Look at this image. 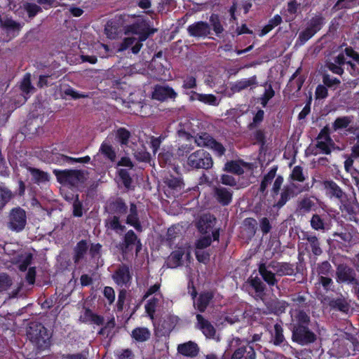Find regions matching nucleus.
I'll use <instances>...</instances> for the list:
<instances>
[{
  "mask_svg": "<svg viewBox=\"0 0 359 359\" xmlns=\"http://www.w3.org/2000/svg\"><path fill=\"white\" fill-rule=\"evenodd\" d=\"M11 285V280L6 274L0 275V292L7 290Z\"/></svg>",
  "mask_w": 359,
  "mask_h": 359,
  "instance_id": "63",
  "label": "nucleus"
},
{
  "mask_svg": "<svg viewBox=\"0 0 359 359\" xmlns=\"http://www.w3.org/2000/svg\"><path fill=\"white\" fill-rule=\"evenodd\" d=\"M57 181L60 184L76 186L84 179L83 173L76 170H54Z\"/></svg>",
  "mask_w": 359,
  "mask_h": 359,
  "instance_id": "6",
  "label": "nucleus"
},
{
  "mask_svg": "<svg viewBox=\"0 0 359 359\" xmlns=\"http://www.w3.org/2000/svg\"><path fill=\"white\" fill-rule=\"evenodd\" d=\"M311 226L312 229L316 231H326L330 229V225L319 215L315 214L311 219Z\"/></svg>",
  "mask_w": 359,
  "mask_h": 359,
  "instance_id": "28",
  "label": "nucleus"
},
{
  "mask_svg": "<svg viewBox=\"0 0 359 359\" xmlns=\"http://www.w3.org/2000/svg\"><path fill=\"white\" fill-rule=\"evenodd\" d=\"M20 88L25 93H29L32 91V90H33V87L31 85L29 74H27L24 76L21 83Z\"/></svg>",
  "mask_w": 359,
  "mask_h": 359,
  "instance_id": "56",
  "label": "nucleus"
},
{
  "mask_svg": "<svg viewBox=\"0 0 359 359\" xmlns=\"http://www.w3.org/2000/svg\"><path fill=\"white\" fill-rule=\"evenodd\" d=\"M196 87V80L195 77L192 76H188L184 79L182 88L185 90V92L188 91L190 89L195 88Z\"/></svg>",
  "mask_w": 359,
  "mask_h": 359,
  "instance_id": "57",
  "label": "nucleus"
},
{
  "mask_svg": "<svg viewBox=\"0 0 359 359\" xmlns=\"http://www.w3.org/2000/svg\"><path fill=\"white\" fill-rule=\"evenodd\" d=\"M100 152L111 161H114L116 152L113 147L107 141L102 142L100 148Z\"/></svg>",
  "mask_w": 359,
  "mask_h": 359,
  "instance_id": "32",
  "label": "nucleus"
},
{
  "mask_svg": "<svg viewBox=\"0 0 359 359\" xmlns=\"http://www.w3.org/2000/svg\"><path fill=\"white\" fill-rule=\"evenodd\" d=\"M131 336L137 341H145L150 337V332L145 327H137L133 330Z\"/></svg>",
  "mask_w": 359,
  "mask_h": 359,
  "instance_id": "33",
  "label": "nucleus"
},
{
  "mask_svg": "<svg viewBox=\"0 0 359 359\" xmlns=\"http://www.w3.org/2000/svg\"><path fill=\"white\" fill-rule=\"evenodd\" d=\"M299 4L295 1H292L287 4V8L285 10V20L292 21L296 16Z\"/></svg>",
  "mask_w": 359,
  "mask_h": 359,
  "instance_id": "35",
  "label": "nucleus"
},
{
  "mask_svg": "<svg viewBox=\"0 0 359 359\" xmlns=\"http://www.w3.org/2000/svg\"><path fill=\"white\" fill-rule=\"evenodd\" d=\"M88 249V244L86 241H81L76 245L75 248L76 262H78L80 258L86 253Z\"/></svg>",
  "mask_w": 359,
  "mask_h": 359,
  "instance_id": "52",
  "label": "nucleus"
},
{
  "mask_svg": "<svg viewBox=\"0 0 359 359\" xmlns=\"http://www.w3.org/2000/svg\"><path fill=\"white\" fill-rule=\"evenodd\" d=\"M194 149L191 144L185 143L179 146L176 154L179 157L187 156Z\"/></svg>",
  "mask_w": 359,
  "mask_h": 359,
  "instance_id": "58",
  "label": "nucleus"
},
{
  "mask_svg": "<svg viewBox=\"0 0 359 359\" xmlns=\"http://www.w3.org/2000/svg\"><path fill=\"white\" fill-rule=\"evenodd\" d=\"M165 139L163 136H159L158 137H151L150 138V144L153 150L154 154H156L159 149L161 142Z\"/></svg>",
  "mask_w": 359,
  "mask_h": 359,
  "instance_id": "61",
  "label": "nucleus"
},
{
  "mask_svg": "<svg viewBox=\"0 0 359 359\" xmlns=\"http://www.w3.org/2000/svg\"><path fill=\"white\" fill-rule=\"evenodd\" d=\"M257 84L256 76L250 78H245L236 81L231 84V90L233 93H238L243 90L250 88V89L255 88Z\"/></svg>",
  "mask_w": 359,
  "mask_h": 359,
  "instance_id": "21",
  "label": "nucleus"
},
{
  "mask_svg": "<svg viewBox=\"0 0 359 359\" xmlns=\"http://www.w3.org/2000/svg\"><path fill=\"white\" fill-rule=\"evenodd\" d=\"M26 224V214L21 208L13 209L10 214L9 227L11 229L20 231Z\"/></svg>",
  "mask_w": 359,
  "mask_h": 359,
  "instance_id": "10",
  "label": "nucleus"
},
{
  "mask_svg": "<svg viewBox=\"0 0 359 359\" xmlns=\"http://www.w3.org/2000/svg\"><path fill=\"white\" fill-rule=\"evenodd\" d=\"M316 148L320 153L329 154L334 148V143L330 137L327 131L322 130L317 138Z\"/></svg>",
  "mask_w": 359,
  "mask_h": 359,
  "instance_id": "14",
  "label": "nucleus"
},
{
  "mask_svg": "<svg viewBox=\"0 0 359 359\" xmlns=\"http://www.w3.org/2000/svg\"><path fill=\"white\" fill-rule=\"evenodd\" d=\"M136 243L138 244L137 251H139L140 248V241L137 240V236L133 232V231H132V230L128 231L126 233L125 238H124V244L126 245V248H128L130 246L135 245Z\"/></svg>",
  "mask_w": 359,
  "mask_h": 359,
  "instance_id": "38",
  "label": "nucleus"
},
{
  "mask_svg": "<svg viewBox=\"0 0 359 359\" xmlns=\"http://www.w3.org/2000/svg\"><path fill=\"white\" fill-rule=\"evenodd\" d=\"M156 30L149 27L146 20L138 19L135 22L124 27L126 35H133L124 39L118 48L119 51H123L131 47L132 52L137 54L142 47V41H144L149 35Z\"/></svg>",
  "mask_w": 359,
  "mask_h": 359,
  "instance_id": "1",
  "label": "nucleus"
},
{
  "mask_svg": "<svg viewBox=\"0 0 359 359\" xmlns=\"http://www.w3.org/2000/svg\"><path fill=\"white\" fill-rule=\"evenodd\" d=\"M126 223L133 226L137 231H142V226L139 220L137 206L134 203H131L130 205V210L126 218Z\"/></svg>",
  "mask_w": 359,
  "mask_h": 359,
  "instance_id": "24",
  "label": "nucleus"
},
{
  "mask_svg": "<svg viewBox=\"0 0 359 359\" xmlns=\"http://www.w3.org/2000/svg\"><path fill=\"white\" fill-rule=\"evenodd\" d=\"M229 346L230 348H236L231 359H255L254 348L248 344H242L240 339H232Z\"/></svg>",
  "mask_w": 359,
  "mask_h": 359,
  "instance_id": "5",
  "label": "nucleus"
},
{
  "mask_svg": "<svg viewBox=\"0 0 359 359\" xmlns=\"http://www.w3.org/2000/svg\"><path fill=\"white\" fill-rule=\"evenodd\" d=\"M213 196L216 201L222 205H228L232 201L233 192L222 186L215 187Z\"/></svg>",
  "mask_w": 359,
  "mask_h": 359,
  "instance_id": "16",
  "label": "nucleus"
},
{
  "mask_svg": "<svg viewBox=\"0 0 359 359\" xmlns=\"http://www.w3.org/2000/svg\"><path fill=\"white\" fill-rule=\"evenodd\" d=\"M106 226L116 231L117 233H122L126 230L125 225L122 224L118 216L113 215L106 220Z\"/></svg>",
  "mask_w": 359,
  "mask_h": 359,
  "instance_id": "27",
  "label": "nucleus"
},
{
  "mask_svg": "<svg viewBox=\"0 0 359 359\" xmlns=\"http://www.w3.org/2000/svg\"><path fill=\"white\" fill-rule=\"evenodd\" d=\"M116 136L121 144H126L130 137V133L125 128H119L116 131Z\"/></svg>",
  "mask_w": 359,
  "mask_h": 359,
  "instance_id": "53",
  "label": "nucleus"
},
{
  "mask_svg": "<svg viewBox=\"0 0 359 359\" xmlns=\"http://www.w3.org/2000/svg\"><path fill=\"white\" fill-rule=\"evenodd\" d=\"M24 9L27 12L30 18L34 17L38 13L41 11V8L39 6L32 3L25 4Z\"/></svg>",
  "mask_w": 359,
  "mask_h": 359,
  "instance_id": "51",
  "label": "nucleus"
},
{
  "mask_svg": "<svg viewBox=\"0 0 359 359\" xmlns=\"http://www.w3.org/2000/svg\"><path fill=\"white\" fill-rule=\"evenodd\" d=\"M177 93L168 86H156L152 93V97L155 100L164 101L168 98H175Z\"/></svg>",
  "mask_w": 359,
  "mask_h": 359,
  "instance_id": "19",
  "label": "nucleus"
},
{
  "mask_svg": "<svg viewBox=\"0 0 359 359\" xmlns=\"http://www.w3.org/2000/svg\"><path fill=\"white\" fill-rule=\"evenodd\" d=\"M194 142L201 147H207L212 149L215 154L222 156L225 152V148L223 145L217 142L210 134L203 133L197 135L194 137Z\"/></svg>",
  "mask_w": 359,
  "mask_h": 359,
  "instance_id": "7",
  "label": "nucleus"
},
{
  "mask_svg": "<svg viewBox=\"0 0 359 359\" xmlns=\"http://www.w3.org/2000/svg\"><path fill=\"white\" fill-rule=\"evenodd\" d=\"M314 30L311 29L309 27L307 26L306 29L302 32L299 35V39L301 41V43H304L309 39H311L315 34Z\"/></svg>",
  "mask_w": 359,
  "mask_h": 359,
  "instance_id": "59",
  "label": "nucleus"
},
{
  "mask_svg": "<svg viewBox=\"0 0 359 359\" xmlns=\"http://www.w3.org/2000/svg\"><path fill=\"white\" fill-rule=\"evenodd\" d=\"M187 32L191 36L205 38L211 33L210 25L206 22L199 21L187 27Z\"/></svg>",
  "mask_w": 359,
  "mask_h": 359,
  "instance_id": "12",
  "label": "nucleus"
},
{
  "mask_svg": "<svg viewBox=\"0 0 359 359\" xmlns=\"http://www.w3.org/2000/svg\"><path fill=\"white\" fill-rule=\"evenodd\" d=\"M180 353L185 356L194 357L198 354V348L196 344L189 341L180 344L177 347Z\"/></svg>",
  "mask_w": 359,
  "mask_h": 359,
  "instance_id": "25",
  "label": "nucleus"
},
{
  "mask_svg": "<svg viewBox=\"0 0 359 359\" xmlns=\"http://www.w3.org/2000/svg\"><path fill=\"white\" fill-rule=\"evenodd\" d=\"M271 336L273 339V344L276 345H280L285 340L283 328L280 325L276 323L274 325L273 331L271 332Z\"/></svg>",
  "mask_w": 359,
  "mask_h": 359,
  "instance_id": "36",
  "label": "nucleus"
},
{
  "mask_svg": "<svg viewBox=\"0 0 359 359\" xmlns=\"http://www.w3.org/2000/svg\"><path fill=\"white\" fill-rule=\"evenodd\" d=\"M201 98V102L212 105V106H217L219 103V100L212 94H202L201 93V95L199 96Z\"/></svg>",
  "mask_w": 359,
  "mask_h": 359,
  "instance_id": "43",
  "label": "nucleus"
},
{
  "mask_svg": "<svg viewBox=\"0 0 359 359\" xmlns=\"http://www.w3.org/2000/svg\"><path fill=\"white\" fill-rule=\"evenodd\" d=\"M32 255L31 253H25L22 255L20 259L19 268L20 271H25L27 266L31 264Z\"/></svg>",
  "mask_w": 359,
  "mask_h": 359,
  "instance_id": "54",
  "label": "nucleus"
},
{
  "mask_svg": "<svg viewBox=\"0 0 359 359\" xmlns=\"http://www.w3.org/2000/svg\"><path fill=\"white\" fill-rule=\"evenodd\" d=\"M290 315L292 328L294 327L309 325L310 323V317L301 309L292 308L290 311Z\"/></svg>",
  "mask_w": 359,
  "mask_h": 359,
  "instance_id": "18",
  "label": "nucleus"
},
{
  "mask_svg": "<svg viewBox=\"0 0 359 359\" xmlns=\"http://www.w3.org/2000/svg\"><path fill=\"white\" fill-rule=\"evenodd\" d=\"M351 122V118L348 116L338 118L335 120L333 124L334 129L339 130L346 128Z\"/></svg>",
  "mask_w": 359,
  "mask_h": 359,
  "instance_id": "45",
  "label": "nucleus"
},
{
  "mask_svg": "<svg viewBox=\"0 0 359 359\" xmlns=\"http://www.w3.org/2000/svg\"><path fill=\"white\" fill-rule=\"evenodd\" d=\"M196 320L197 327L202 331L203 334L207 338H214L216 334L214 326L201 314L196 315Z\"/></svg>",
  "mask_w": 359,
  "mask_h": 359,
  "instance_id": "20",
  "label": "nucleus"
},
{
  "mask_svg": "<svg viewBox=\"0 0 359 359\" xmlns=\"http://www.w3.org/2000/svg\"><path fill=\"white\" fill-rule=\"evenodd\" d=\"M323 24V18L321 16H315L313 18L308 24V27L314 30L315 33L321 29Z\"/></svg>",
  "mask_w": 359,
  "mask_h": 359,
  "instance_id": "50",
  "label": "nucleus"
},
{
  "mask_svg": "<svg viewBox=\"0 0 359 359\" xmlns=\"http://www.w3.org/2000/svg\"><path fill=\"white\" fill-rule=\"evenodd\" d=\"M337 281L346 283H356L354 271L348 266L339 265L337 270Z\"/></svg>",
  "mask_w": 359,
  "mask_h": 359,
  "instance_id": "17",
  "label": "nucleus"
},
{
  "mask_svg": "<svg viewBox=\"0 0 359 359\" xmlns=\"http://www.w3.org/2000/svg\"><path fill=\"white\" fill-rule=\"evenodd\" d=\"M187 165L191 169H210L213 165L211 155L203 149H198L187 156Z\"/></svg>",
  "mask_w": 359,
  "mask_h": 359,
  "instance_id": "4",
  "label": "nucleus"
},
{
  "mask_svg": "<svg viewBox=\"0 0 359 359\" xmlns=\"http://www.w3.org/2000/svg\"><path fill=\"white\" fill-rule=\"evenodd\" d=\"M276 171L277 168H271L270 170L264 176L259 187V191L262 193H264L268 186L272 182L273 180L276 177Z\"/></svg>",
  "mask_w": 359,
  "mask_h": 359,
  "instance_id": "31",
  "label": "nucleus"
},
{
  "mask_svg": "<svg viewBox=\"0 0 359 359\" xmlns=\"http://www.w3.org/2000/svg\"><path fill=\"white\" fill-rule=\"evenodd\" d=\"M245 164L238 161H230L225 164L224 170L227 172H233L236 175H241L243 173V167Z\"/></svg>",
  "mask_w": 359,
  "mask_h": 359,
  "instance_id": "34",
  "label": "nucleus"
},
{
  "mask_svg": "<svg viewBox=\"0 0 359 359\" xmlns=\"http://www.w3.org/2000/svg\"><path fill=\"white\" fill-rule=\"evenodd\" d=\"M295 188L296 185L294 183L284 186L280 192V198L276 203V206L278 208L283 207L291 198L295 195Z\"/></svg>",
  "mask_w": 359,
  "mask_h": 359,
  "instance_id": "23",
  "label": "nucleus"
},
{
  "mask_svg": "<svg viewBox=\"0 0 359 359\" xmlns=\"http://www.w3.org/2000/svg\"><path fill=\"white\" fill-rule=\"evenodd\" d=\"M172 160V154L169 151H162L158 155V161L161 166L170 164Z\"/></svg>",
  "mask_w": 359,
  "mask_h": 359,
  "instance_id": "44",
  "label": "nucleus"
},
{
  "mask_svg": "<svg viewBox=\"0 0 359 359\" xmlns=\"http://www.w3.org/2000/svg\"><path fill=\"white\" fill-rule=\"evenodd\" d=\"M210 21V27H212L215 33L218 36L224 32L223 26L221 24L219 16L216 14H212L209 19Z\"/></svg>",
  "mask_w": 359,
  "mask_h": 359,
  "instance_id": "37",
  "label": "nucleus"
},
{
  "mask_svg": "<svg viewBox=\"0 0 359 359\" xmlns=\"http://www.w3.org/2000/svg\"><path fill=\"white\" fill-rule=\"evenodd\" d=\"M315 207L314 202L308 198L302 199L299 204V210L303 213L310 212Z\"/></svg>",
  "mask_w": 359,
  "mask_h": 359,
  "instance_id": "41",
  "label": "nucleus"
},
{
  "mask_svg": "<svg viewBox=\"0 0 359 359\" xmlns=\"http://www.w3.org/2000/svg\"><path fill=\"white\" fill-rule=\"evenodd\" d=\"M251 286L255 289V292L260 295L264 290V285L258 277L252 278L250 280Z\"/></svg>",
  "mask_w": 359,
  "mask_h": 359,
  "instance_id": "47",
  "label": "nucleus"
},
{
  "mask_svg": "<svg viewBox=\"0 0 359 359\" xmlns=\"http://www.w3.org/2000/svg\"><path fill=\"white\" fill-rule=\"evenodd\" d=\"M80 320L83 323H91L98 325L103 323V318L94 314L90 309H85L80 316Z\"/></svg>",
  "mask_w": 359,
  "mask_h": 359,
  "instance_id": "29",
  "label": "nucleus"
},
{
  "mask_svg": "<svg viewBox=\"0 0 359 359\" xmlns=\"http://www.w3.org/2000/svg\"><path fill=\"white\" fill-rule=\"evenodd\" d=\"M212 299V294L210 292L201 293L199 297L194 301V305L200 312H203Z\"/></svg>",
  "mask_w": 359,
  "mask_h": 359,
  "instance_id": "26",
  "label": "nucleus"
},
{
  "mask_svg": "<svg viewBox=\"0 0 359 359\" xmlns=\"http://www.w3.org/2000/svg\"><path fill=\"white\" fill-rule=\"evenodd\" d=\"M34 181L37 184H42L49 181L50 176L47 172L36 168H29Z\"/></svg>",
  "mask_w": 359,
  "mask_h": 359,
  "instance_id": "30",
  "label": "nucleus"
},
{
  "mask_svg": "<svg viewBox=\"0 0 359 359\" xmlns=\"http://www.w3.org/2000/svg\"><path fill=\"white\" fill-rule=\"evenodd\" d=\"M268 267L273 269L275 273L280 276H291L294 273L292 265L288 263L272 262L268 266L264 264H262L259 266V272L263 279L270 285H274L277 283V280L275 278L274 273L268 270Z\"/></svg>",
  "mask_w": 359,
  "mask_h": 359,
  "instance_id": "2",
  "label": "nucleus"
},
{
  "mask_svg": "<svg viewBox=\"0 0 359 359\" xmlns=\"http://www.w3.org/2000/svg\"><path fill=\"white\" fill-rule=\"evenodd\" d=\"M292 340L300 345L313 343L316 339V334L311 331L308 325L294 327L292 328Z\"/></svg>",
  "mask_w": 359,
  "mask_h": 359,
  "instance_id": "9",
  "label": "nucleus"
},
{
  "mask_svg": "<svg viewBox=\"0 0 359 359\" xmlns=\"http://www.w3.org/2000/svg\"><path fill=\"white\" fill-rule=\"evenodd\" d=\"M61 159L63 162L69 163L71 164L79 163H87L90 161V158L88 156L82 158H72L67 156L62 155Z\"/></svg>",
  "mask_w": 359,
  "mask_h": 359,
  "instance_id": "49",
  "label": "nucleus"
},
{
  "mask_svg": "<svg viewBox=\"0 0 359 359\" xmlns=\"http://www.w3.org/2000/svg\"><path fill=\"white\" fill-rule=\"evenodd\" d=\"M65 95L72 97L74 99H79L88 97V95L84 93H80L76 90H74L72 88H67L64 91Z\"/></svg>",
  "mask_w": 359,
  "mask_h": 359,
  "instance_id": "62",
  "label": "nucleus"
},
{
  "mask_svg": "<svg viewBox=\"0 0 359 359\" xmlns=\"http://www.w3.org/2000/svg\"><path fill=\"white\" fill-rule=\"evenodd\" d=\"M274 90L271 85L266 88L264 95L260 98L261 104L264 107L266 106L267 102L274 96Z\"/></svg>",
  "mask_w": 359,
  "mask_h": 359,
  "instance_id": "55",
  "label": "nucleus"
},
{
  "mask_svg": "<svg viewBox=\"0 0 359 359\" xmlns=\"http://www.w3.org/2000/svg\"><path fill=\"white\" fill-rule=\"evenodd\" d=\"M290 177L292 180L298 181L300 182H304L305 180L304 175L303 174V169L299 165L294 167Z\"/></svg>",
  "mask_w": 359,
  "mask_h": 359,
  "instance_id": "48",
  "label": "nucleus"
},
{
  "mask_svg": "<svg viewBox=\"0 0 359 359\" xmlns=\"http://www.w3.org/2000/svg\"><path fill=\"white\" fill-rule=\"evenodd\" d=\"M112 209L118 215H123L127 212V206L123 200L120 198L116 199L112 203Z\"/></svg>",
  "mask_w": 359,
  "mask_h": 359,
  "instance_id": "42",
  "label": "nucleus"
},
{
  "mask_svg": "<svg viewBox=\"0 0 359 359\" xmlns=\"http://www.w3.org/2000/svg\"><path fill=\"white\" fill-rule=\"evenodd\" d=\"M160 297H154L152 299H149L147 304L145 305V309L147 314L152 319L154 318V313L155 312V309L157 306L158 302L160 300Z\"/></svg>",
  "mask_w": 359,
  "mask_h": 359,
  "instance_id": "40",
  "label": "nucleus"
},
{
  "mask_svg": "<svg viewBox=\"0 0 359 359\" xmlns=\"http://www.w3.org/2000/svg\"><path fill=\"white\" fill-rule=\"evenodd\" d=\"M186 255L187 259L191 257V252L188 248H179L172 252L168 257L167 264L170 268H176L182 264V257Z\"/></svg>",
  "mask_w": 359,
  "mask_h": 359,
  "instance_id": "13",
  "label": "nucleus"
},
{
  "mask_svg": "<svg viewBox=\"0 0 359 359\" xmlns=\"http://www.w3.org/2000/svg\"><path fill=\"white\" fill-rule=\"evenodd\" d=\"M196 257L199 262L206 263L209 260V254L201 249L196 250Z\"/></svg>",
  "mask_w": 359,
  "mask_h": 359,
  "instance_id": "64",
  "label": "nucleus"
},
{
  "mask_svg": "<svg viewBox=\"0 0 359 359\" xmlns=\"http://www.w3.org/2000/svg\"><path fill=\"white\" fill-rule=\"evenodd\" d=\"M216 223L215 217L210 214L202 215L197 222V228L202 234H211L215 241L219 237V230L214 229Z\"/></svg>",
  "mask_w": 359,
  "mask_h": 359,
  "instance_id": "8",
  "label": "nucleus"
},
{
  "mask_svg": "<svg viewBox=\"0 0 359 359\" xmlns=\"http://www.w3.org/2000/svg\"><path fill=\"white\" fill-rule=\"evenodd\" d=\"M112 278L118 286H128L132 279L129 268L125 265L119 266L112 275Z\"/></svg>",
  "mask_w": 359,
  "mask_h": 359,
  "instance_id": "15",
  "label": "nucleus"
},
{
  "mask_svg": "<svg viewBox=\"0 0 359 359\" xmlns=\"http://www.w3.org/2000/svg\"><path fill=\"white\" fill-rule=\"evenodd\" d=\"M119 176L126 188H129L132 182V180L128 173V169H121L118 171Z\"/></svg>",
  "mask_w": 359,
  "mask_h": 359,
  "instance_id": "60",
  "label": "nucleus"
},
{
  "mask_svg": "<svg viewBox=\"0 0 359 359\" xmlns=\"http://www.w3.org/2000/svg\"><path fill=\"white\" fill-rule=\"evenodd\" d=\"M27 336L39 348L44 349L50 346V335L46 328L41 324H32L27 331Z\"/></svg>",
  "mask_w": 359,
  "mask_h": 359,
  "instance_id": "3",
  "label": "nucleus"
},
{
  "mask_svg": "<svg viewBox=\"0 0 359 359\" xmlns=\"http://www.w3.org/2000/svg\"><path fill=\"white\" fill-rule=\"evenodd\" d=\"M323 186L326 191V194L330 198L334 197L341 200L346 195L342 189L333 181H325Z\"/></svg>",
  "mask_w": 359,
  "mask_h": 359,
  "instance_id": "22",
  "label": "nucleus"
},
{
  "mask_svg": "<svg viewBox=\"0 0 359 359\" xmlns=\"http://www.w3.org/2000/svg\"><path fill=\"white\" fill-rule=\"evenodd\" d=\"M339 209L342 212H346L349 215H359V203L355 196L348 198L345 195L342 199L339 200Z\"/></svg>",
  "mask_w": 359,
  "mask_h": 359,
  "instance_id": "11",
  "label": "nucleus"
},
{
  "mask_svg": "<svg viewBox=\"0 0 359 359\" xmlns=\"http://www.w3.org/2000/svg\"><path fill=\"white\" fill-rule=\"evenodd\" d=\"M215 241L211 234H204L198 238L196 243V248L203 250L210 246L212 241Z\"/></svg>",
  "mask_w": 359,
  "mask_h": 359,
  "instance_id": "39",
  "label": "nucleus"
},
{
  "mask_svg": "<svg viewBox=\"0 0 359 359\" xmlns=\"http://www.w3.org/2000/svg\"><path fill=\"white\" fill-rule=\"evenodd\" d=\"M307 241L314 255H319L322 253V250L319 246V242L317 237L314 236H309L307 238Z\"/></svg>",
  "mask_w": 359,
  "mask_h": 359,
  "instance_id": "46",
  "label": "nucleus"
}]
</instances>
